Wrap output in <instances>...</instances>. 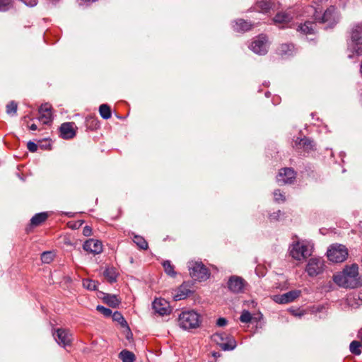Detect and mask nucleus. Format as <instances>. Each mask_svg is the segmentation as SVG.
I'll list each match as a JSON object with an SVG mask.
<instances>
[{
  "instance_id": "nucleus-1",
  "label": "nucleus",
  "mask_w": 362,
  "mask_h": 362,
  "mask_svg": "<svg viewBox=\"0 0 362 362\" xmlns=\"http://www.w3.org/2000/svg\"><path fill=\"white\" fill-rule=\"evenodd\" d=\"M199 315L194 310L182 312L179 315L178 323L184 329L196 328L199 325Z\"/></svg>"
},
{
  "instance_id": "nucleus-2",
  "label": "nucleus",
  "mask_w": 362,
  "mask_h": 362,
  "mask_svg": "<svg viewBox=\"0 0 362 362\" xmlns=\"http://www.w3.org/2000/svg\"><path fill=\"white\" fill-rule=\"evenodd\" d=\"M348 255V249L345 245L341 244L332 245L327 252L329 260L335 263L345 261Z\"/></svg>"
},
{
  "instance_id": "nucleus-3",
  "label": "nucleus",
  "mask_w": 362,
  "mask_h": 362,
  "mask_svg": "<svg viewBox=\"0 0 362 362\" xmlns=\"http://www.w3.org/2000/svg\"><path fill=\"white\" fill-rule=\"evenodd\" d=\"M211 339L223 351L233 350L237 346L235 339L232 336L224 332L214 334L211 336Z\"/></svg>"
},
{
  "instance_id": "nucleus-4",
  "label": "nucleus",
  "mask_w": 362,
  "mask_h": 362,
  "mask_svg": "<svg viewBox=\"0 0 362 362\" xmlns=\"http://www.w3.org/2000/svg\"><path fill=\"white\" fill-rule=\"evenodd\" d=\"M188 269L190 276L194 280L203 281L209 276L208 269L202 262L191 261L188 263Z\"/></svg>"
},
{
  "instance_id": "nucleus-5",
  "label": "nucleus",
  "mask_w": 362,
  "mask_h": 362,
  "mask_svg": "<svg viewBox=\"0 0 362 362\" xmlns=\"http://www.w3.org/2000/svg\"><path fill=\"white\" fill-rule=\"evenodd\" d=\"M325 261L322 258H310L307 264L305 271L310 276H316L325 270Z\"/></svg>"
},
{
  "instance_id": "nucleus-6",
  "label": "nucleus",
  "mask_w": 362,
  "mask_h": 362,
  "mask_svg": "<svg viewBox=\"0 0 362 362\" xmlns=\"http://www.w3.org/2000/svg\"><path fill=\"white\" fill-rule=\"evenodd\" d=\"M333 281L336 284L343 288H355L361 286L360 280H349L343 272L334 274L333 276Z\"/></svg>"
},
{
  "instance_id": "nucleus-7",
  "label": "nucleus",
  "mask_w": 362,
  "mask_h": 362,
  "mask_svg": "<svg viewBox=\"0 0 362 362\" xmlns=\"http://www.w3.org/2000/svg\"><path fill=\"white\" fill-rule=\"evenodd\" d=\"M296 177V173L291 168H283L276 175V182L279 185L292 184Z\"/></svg>"
},
{
  "instance_id": "nucleus-8",
  "label": "nucleus",
  "mask_w": 362,
  "mask_h": 362,
  "mask_svg": "<svg viewBox=\"0 0 362 362\" xmlns=\"http://www.w3.org/2000/svg\"><path fill=\"white\" fill-rule=\"evenodd\" d=\"M251 49L256 54L264 55L268 52V37L266 35L261 34L257 36L250 45Z\"/></svg>"
},
{
  "instance_id": "nucleus-9",
  "label": "nucleus",
  "mask_w": 362,
  "mask_h": 362,
  "mask_svg": "<svg viewBox=\"0 0 362 362\" xmlns=\"http://www.w3.org/2000/svg\"><path fill=\"white\" fill-rule=\"evenodd\" d=\"M228 288L233 293H243L245 286L247 285V281L242 277L238 276H231L227 283Z\"/></svg>"
},
{
  "instance_id": "nucleus-10",
  "label": "nucleus",
  "mask_w": 362,
  "mask_h": 362,
  "mask_svg": "<svg viewBox=\"0 0 362 362\" xmlns=\"http://www.w3.org/2000/svg\"><path fill=\"white\" fill-rule=\"evenodd\" d=\"M56 341L64 347L70 346L72 342V334L67 329L58 328L53 333Z\"/></svg>"
},
{
  "instance_id": "nucleus-11",
  "label": "nucleus",
  "mask_w": 362,
  "mask_h": 362,
  "mask_svg": "<svg viewBox=\"0 0 362 362\" xmlns=\"http://www.w3.org/2000/svg\"><path fill=\"white\" fill-rule=\"evenodd\" d=\"M152 308L156 313L163 316L171 313V308L169 303L164 298H156L152 303Z\"/></svg>"
},
{
  "instance_id": "nucleus-12",
  "label": "nucleus",
  "mask_w": 362,
  "mask_h": 362,
  "mask_svg": "<svg viewBox=\"0 0 362 362\" xmlns=\"http://www.w3.org/2000/svg\"><path fill=\"white\" fill-rule=\"evenodd\" d=\"M301 294L300 290H292L282 295H275L273 300L279 304H286L294 301Z\"/></svg>"
},
{
  "instance_id": "nucleus-13",
  "label": "nucleus",
  "mask_w": 362,
  "mask_h": 362,
  "mask_svg": "<svg viewBox=\"0 0 362 362\" xmlns=\"http://www.w3.org/2000/svg\"><path fill=\"white\" fill-rule=\"evenodd\" d=\"M290 254L293 258L298 260L304 259L310 255L308 247L306 245H300L299 243L293 245Z\"/></svg>"
},
{
  "instance_id": "nucleus-14",
  "label": "nucleus",
  "mask_w": 362,
  "mask_h": 362,
  "mask_svg": "<svg viewBox=\"0 0 362 362\" xmlns=\"http://www.w3.org/2000/svg\"><path fill=\"white\" fill-rule=\"evenodd\" d=\"M74 122H64L59 127L60 136L64 139H71L76 136Z\"/></svg>"
},
{
  "instance_id": "nucleus-15",
  "label": "nucleus",
  "mask_w": 362,
  "mask_h": 362,
  "mask_svg": "<svg viewBox=\"0 0 362 362\" xmlns=\"http://www.w3.org/2000/svg\"><path fill=\"white\" fill-rule=\"evenodd\" d=\"M83 248L86 252L98 255L103 252V244L98 240L89 239L85 241Z\"/></svg>"
},
{
  "instance_id": "nucleus-16",
  "label": "nucleus",
  "mask_w": 362,
  "mask_h": 362,
  "mask_svg": "<svg viewBox=\"0 0 362 362\" xmlns=\"http://www.w3.org/2000/svg\"><path fill=\"white\" fill-rule=\"evenodd\" d=\"M295 146L298 150H303L308 153L313 151L315 148L314 141L305 136L303 138H297L295 141Z\"/></svg>"
},
{
  "instance_id": "nucleus-17",
  "label": "nucleus",
  "mask_w": 362,
  "mask_h": 362,
  "mask_svg": "<svg viewBox=\"0 0 362 362\" xmlns=\"http://www.w3.org/2000/svg\"><path fill=\"white\" fill-rule=\"evenodd\" d=\"M51 110L52 106L48 103L42 104L39 108V119L45 124H49L52 120Z\"/></svg>"
},
{
  "instance_id": "nucleus-18",
  "label": "nucleus",
  "mask_w": 362,
  "mask_h": 362,
  "mask_svg": "<svg viewBox=\"0 0 362 362\" xmlns=\"http://www.w3.org/2000/svg\"><path fill=\"white\" fill-rule=\"evenodd\" d=\"M335 8L334 6L329 7L321 17H315V20L320 23H327L329 25L335 23L334 20Z\"/></svg>"
},
{
  "instance_id": "nucleus-19",
  "label": "nucleus",
  "mask_w": 362,
  "mask_h": 362,
  "mask_svg": "<svg viewBox=\"0 0 362 362\" xmlns=\"http://www.w3.org/2000/svg\"><path fill=\"white\" fill-rule=\"evenodd\" d=\"M193 293L191 289V284L189 282H184L178 288L177 293L175 296V300L185 299Z\"/></svg>"
},
{
  "instance_id": "nucleus-20",
  "label": "nucleus",
  "mask_w": 362,
  "mask_h": 362,
  "mask_svg": "<svg viewBox=\"0 0 362 362\" xmlns=\"http://www.w3.org/2000/svg\"><path fill=\"white\" fill-rule=\"evenodd\" d=\"M252 27L253 24L242 18L238 19L233 25L234 30L237 32H247L250 30Z\"/></svg>"
},
{
  "instance_id": "nucleus-21",
  "label": "nucleus",
  "mask_w": 362,
  "mask_h": 362,
  "mask_svg": "<svg viewBox=\"0 0 362 362\" xmlns=\"http://www.w3.org/2000/svg\"><path fill=\"white\" fill-rule=\"evenodd\" d=\"M103 296L101 297L103 301L110 307L113 308H117L121 303V300L117 298L116 295H112L109 293H103Z\"/></svg>"
},
{
  "instance_id": "nucleus-22",
  "label": "nucleus",
  "mask_w": 362,
  "mask_h": 362,
  "mask_svg": "<svg viewBox=\"0 0 362 362\" xmlns=\"http://www.w3.org/2000/svg\"><path fill=\"white\" fill-rule=\"evenodd\" d=\"M342 272L349 280L358 279L357 278L358 275V267L356 264H353L351 266H346Z\"/></svg>"
},
{
  "instance_id": "nucleus-23",
  "label": "nucleus",
  "mask_w": 362,
  "mask_h": 362,
  "mask_svg": "<svg viewBox=\"0 0 362 362\" xmlns=\"http://www.w3.org/2000/svg\"><path fill=\"white\" fill-rule=\"evenodd\" d=\"M48 218V214L47 212H42L36 214L30 219V227H37L44 223Z\"/></svg>"
},
{
  "instance_id": "nucleus-24",
  "label": "nucleus",
  "mask_w": 362,
  "mask_h": 362,
  "mask_svg": "<svg viewBox=\"0 0 362 362\" xmlns=\"http://www.w3.org/2000/svg\"><path fill=\"white\" fill-rule=\"evenodd\" d=\"M351 37L356 45H362V24L357 25L353 28Z\"/></svg>"
},
{
  "instance_id": "nucleus-25",
  "label": "nucleus",
  "mask_w": 362,
  "mask_h": 362,
  "mask_svg": "<svg viewBox=\"0 0 362 362\" xmlns=\"http://www.w3.org/2000/svg\"><path fill=\"white\" fill-rule=\"evenodd\" d=\"M291 20L292 16L290 14L285 12L276 13L273 18V21L276 25L286 24L291 22Z\"/></svg>"
},
{
  "instance_id": "nucleus-26",
  "label": "nucleus",
  "mask_w": 362,
  "mask_h": 362,
  "mask_svg": "<svg viewBox=\"0 0 362 362\" xmlns=\"http://www.w3.org/2000/svg\"><path fill=\"white\" fill-rule=\"evenodd\" d=\"M104 276L110 283H113L117 281V274L114 267H107L104 271Z\"/></svg>"
},
{
  "instance_id": "nucleus-27",
  "label": "nucleus",
  "mask_w": 362,
  "mask_h": 362,
  "mask_svg": "<svg viewBox=\"0 0 362 362\" xmlns=\"http://www.w3.org/2000/svg\"><path fill=\"white\" fill-rule=\"evenodd\" d=\"M119 358L122 360V362H134L136 358L133 352L126 349L122 350L119 354Z\"/></svg>"
},
{
  "instance_id": "nucleus-28",
  "label": "nucleus",
  "mask_w": 362,
  "mask_h": 362,
  "mask_svg": "<svg viewBox=\"0 0 362 362\" xmlns=\"http://www.w3.org/2000/svg\"><path fill=\"white\" fill-rule=\"evenodd\" d=\"M99 112L102 118L108 119L111 117L112 112L110 105L107 104H102L99 107Z\"/></svg>"
},
{
  "instance_id": "nucleus-29",
  "label": "nucleus",
  "mask_w": 362,
  "mask_h": 362,
  "mask_svg": "<svg viewBox=\"0 0 362 362\" xmlns=\"http://www.w3.org/2000/svg\"><path fill=\"white\" fill-rule=\"evenodd\" d=\"M134 243L138 246V247L141 250H147L148 248V245L146 240L140 235H136L133 238Z\"/></svg>"
},
{
  "instance_id": "nucleus-30",
  "label": "nucleus",
  "mask_w": 362,
  "mask_h": 362,
  "mask_svg": "<svg viewBox=\"0 0 362 362\" xmlns=\"http://www.w3.org/2000/svg\"><path fill=\"white\" fill-rule=\"evenodd\" d=\"M163 267L164 269L165 272L172 277H175L176 276V272L174 270V266L171 264L170 261L165 260L163 262Z\"/></svg>"
},
{
  "instance_id": "nucleus-31",
  "label": "nucleus",
  "mask_w": 362,
  "mask_h": 362,
  "mask_svg": "<svg viewBox=\"0 0 362 362\" xmlns=\"http://www.w3.org/2000/svg\"><path fill=\"white\" fill-rule=\"evenodd\" d=\"M293 49V45L292 44H281L279 48L278 52L281 55L291 54Z\"/></svg>"
},
{
  "instance_id": "nucleus-32",
  "label": "nucleus",
  "mask_w": 362,
  "mask_h": 362,
  "mask_svg": "<svg viewBox=\"0 0 362 362\" xmlns=\"http://www.w3.org/2000/svg\"><path fill=\"white\" fill-rule=\"evenodd\" d=\"M299 30L305 34H311L314 30V23L310 21H306L304 24L298 26Z\"/></svg>"
},
{
  "instance_id": "nucleus-33",
  "label": "nucleus",
  "mask_w": 362,
  "mask_h": 362,
  "mask_svg": "<svg viewBox=\"0 0 362 362\" xmlns=\"http://www.w3.org/2000/svg\"><path fill=\"white\" fill-rule=\"evenodd\" d=\"M86 127L90 129H96L99 127V121L95 117H88L86 119Z\"/></svg>"
},
{
  "instance_id": "nucleus-34",
  "label": "nucleus",
  "mask_w": 362,
  "mask_h": 362,
  "mask_svg": "<svg viewBox=\"0 0 362 362\" xmlns=\"http://www.w3.org/2000/svg\"><path fill=\"white\" fill-rule=\"evenodd\" d=\"M362 344L358 341H353L350 344V351L355 355H360L361 354V348Z\"/></svg>"
},
{
  "instance_id": "nucleus-35",
  "label": "nucleus",
  "mask_w": 362,
  "mask_h": 362,
  "mask_svg": "<svg viewBox=\"0 0 362 362\" xmlns=\"http://www.w3.org/2000/svg\"><path fill=\"white\" fill-rule=\"evenodd\" d=\"M6 109L7 114L14 115L17 112L18 103L16 101L12 100L6 105Z\"/></svg>"
},
{
  "instance_id": "nucleus-36",
  "label": "nucleus",
  "mask_w": 362,
  "mask_h": 362,
  "mask_svg": "<svg viewBox=\"0 0 362 362\" xmlns=\"http://www.w3.org/2000/svg\"><path fill=\"white\" fill-rule=\"evenodd\" d=\"M112 317L114 321L118 322L122 327L127 326V322L121 314L118 311H115L114 313H112Z\"/></svg>"
},
{
  "instance_id": "nucleus-37",
  "label": "nucleus",
  "mask_w": 362,
  "mask_h": 362,
  "mask_svg": "<svg viewBox=\"0 0 362 362\" xmlns=\"http://www.w3.org/2000/svg\"><path fill=\"white\" fill-rule=\"evenodd\" d=\"M54 257V254L51 251H46L42 253L41 260L45 264H49Z\"/></svg>"
},
{
  "instance_id": "nucleus-38",
  "label": "nucleus",
  "mask_w": 362,
  "mask_h": 362,
  "mask_svg": "<svg viewBox=\"0 0 362 362\" xmlns=\"http://www.w3.org/2000/svg\"><path fill=\"white\" fill-rule=\"evenodd\" d=\"M98 284L97 281L90 279H84L83 281V286L90 291H95L98 288Z\"/></svg>"
},
{
  "instance_id": "nucleus-39",
  "label": "nucleus",
  "mask_w": 362,
  "mask_h": 362,
  "mask_svg": "<svg viewBox=\"0 0 362 362\" xmlns=\"http://www.w3.org/2000/svg\"><path fill=\"white\" fill-rule=\"evenodd\" d=\"M13 0H0V11H6L13 6Z\"/></svg>"
},
{
  "instance_id": "nucleus-40",
  "label": "nucleus",
  "mask_w": 362,
  "mask_h": 362,
  "mask_svg": "<svg viewBox=\"0 0 362 362\" xmlns=\"http://www.w3.org/2000/svg\"><path fill=\"white\" fill-rule=\"evenodd\" d=\"M252 315L250 313L246 310H244L240 317V320L243 323L250 322L252 320Z\"/></svg>"
},
{
  "instance_id": "nucleus-41",
  "label": "nucleus",
  "mask_w": 362,
  "mask_h": 362,
  "mask_svg": "<svg viewBox=\"0 0 362 362\" xmlns=\"http://www.w3.org/2000/svg\"><path fill=\"white\" fill-rule=\"evenodd\" d=\"M257 8L262 11L267 12L270 8V5L267 1H260L257 3Z\"/></svg>"
},
{
  "instance_id": "nucleus-42",
  "label": "nucleus",
  "mask_w": 362,
  "mask_h": 362,
  "mask_svg": "<svg viewBox=\"0 0 362 362\" xmlns=\"http://www.w3.org/2000/svg\"><path fill=\"white\" fill-rule=\"evenodd\" d=\"M96 310L105 317H110L112 315V310L103 305H98Z\"/></svg>"
},
{
  "instance_id": "nucleus-43",
  "label": "nucleus",
  "mask_w": 362,
  "mask_h": 362,
  "mask_svg": "<svg viewBox=\"0 0 362 362\" xmlns=\"http://www.w3.org/2000/svg\"><path fill=\"white\" fill-rule=\"evenodd\" d=\"M274 200L276 202H279L280 201L282 202H284L286 201V197L281 193L280 189L274 190Z\"/></svg>"
},
{
  "instance_id": "nucleus-44",
  "label": "nucleus",
  "mask_w": 362,
  "mask_h": 362,
  "mask_svg": "<svg viewBox=\"0 0 362 362\" xmlns=\"http://www.w3.org/2000/svg\"><path fill=\"white\" fill-rule=\"evenodd\" d=\"M83 223V221H77L75 222H69L68 226L71 229H78L79 228Z\"/></svg>"
},
{
  "instance_id": "nucleus-45",
  "label": "nucleus",
  "mask_w": 362,
  "mask_h": 362,
  "mask_svg": "<svg viewBox=\"0 0 362 362\" xmlns=\"http://www.w3.org/2000/svg\"><path fill=\"white\" fill-rule=\"evenodd\" d=\"M27 148L30 152L34 153L37 150V145L35 143L30 141L27 144Z\"/></svg>"
},
{
  "instance_id": "nucleus-46",
  "label": "nucleus",
  "mask_w": 362,
  "mask_h": 362,
  "mask_svg": "<svg viewBox=\"0 0 362 362\" xmlns=\"http://www.w3.org/2000/svg\"><path fill=\"white\" fill-rule=\"evenodd\" d=\"M281 211L278 210L277 211H275L269 215V219L270 221H278L279 219L280 215H281Z\"/></svg>"
},
{
  "instance_id": "nucleus-47",
  "label": "nucleus",
  "mask_w": 362,
  "mask_h": 362,
  "mask_svg": "<svg viewBox=\"0 0 362 362\" xmlns=\"http://www.w3.org/2000/svg\"><path fill=\"white\" fill-rule=\"evenodd\" d=\"M227 320L224 317H219L217 321H216V325L218 326V327H223V326H226L227 325Z\"/></svg>"
},
{
  "instance_id": "nucleus-48",
  "label": "nucleus",
  "mask_w": 362,
  "mask_h": 362,
  "mask_svg": "<svg viewBox=\"0 0 362 362\" xmlns=\"http://www.w3.org/2000/svg\"><path fill=\"white\" fill-rule=\"evenodd\" d=\"M83 234L85 236H90L92 234V228L88 226H86L83 229Z\"/></svg>"
},
{
  "instance_id": "nucleus-49",
  "label": "nucleus",
  "mask_w": 362,
  "mask_h": 362,
  "mask_svg": "<svg viewBox=\"0 0 362 362\" xmlns=\"http://www.w3.org/2000/svg\"><path fill=\"white\" fill-rule=\"evenodd\" d=\"M25 4L29 6H35L37 4V0H23Z\"/></svg>"
},
{
  "instance_id": "nucleus-50",
  "label": "nucleus",
  "mask_w": 362,
  "mask_h": 362,
  "mask_svg": "<svg viewBox=\"0 0 362 362\" xmlns=\"http://www.w3.org/2000/svg\"><path fill=\"white\" fill-rule=\"evenodd\" d=\"M354 52L358 56L361 55L362 54V47H358L354 48Z\"/></svg>"
},
{
  "instance_id": "nucleus-51",
  "label": "nucleus",
  "mask_w": 362,
  "mask_h": 362,
  "mask_svg": "<svg viewBox=\"0 0 362 362\" xmlns=\"http://www.w3.org/2000/svg\"><path fill=\"white\" fill-rule=\"evenodd\" d=\"M31 130H36L37 129V125L35 124H33L29 127Z\"/></svg>"
},
{
  "instance_id": "nucleus-52",
  "label": "nucleus",
  "mask_w": 362,
  "mask_h": 362,
  "mask_svg": "<svg viewBox=\"0 0 362 362\" xmlns=\"http://www.w3.org/2000/svg\"><path fill=\"white\" fill-rule=\"evenodd\" d=\"M358 337L362 341V329L358 331Z\"/></svg>"
},
{
  "instance_id": "nucleus-53",
  "label": "nucleus",
  "mask_w": 362,
  "mask_h": 362,
  "mask_svg": "<svg viewBox=\"0 0 362 362\" xmlns=\"http://www.w3.org/2000/svg\"><path fill=\"white\" fill-rule=\"evenodd\" d=\"M361 74H362V64H361Z\"/></svg>"
},
{
  "instance_id": "nucleus-54",
  "label": "nucleus",
  "mask_w": 362,
  "mask_h": 362,
  "mask_svg": "<svg viewBox=\"0 0 362 362\" xmlns=\"http://www.w3.org/2000/svg\"><path fill=\"white\" fill-rule=\"evenodd\" d=\"M360 283L361 284V286H362V280H361V281H360Z\"/></svg>"
}]
</instances>
